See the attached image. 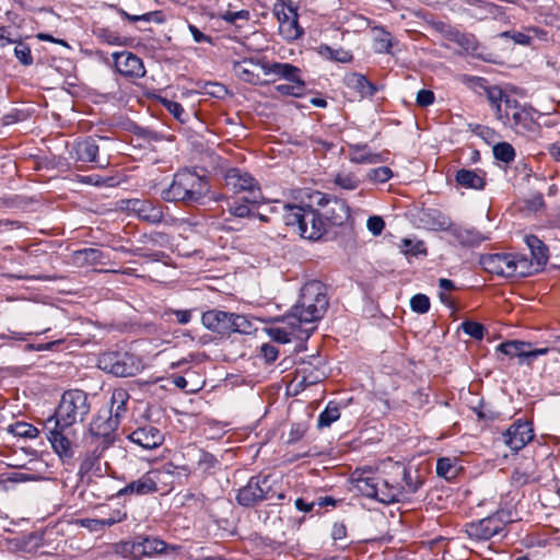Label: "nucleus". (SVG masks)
I'll use <instances>...</instances> for the list:
<instances>
[{
	"label": "nucleus",
	"instance_id": "864d4df0",
	"mask_svg": "<svg viewBox=\"0 0 560 560\" xmlns=\"http://www.w3.org/2000/svg\"><path fill=\"white\" fill-rule=\"evenodd\" d=\"M394 176L393 171L388 166H380L368 172L369 180L377 184H384Z\"/></svg>",
	"mask_w": 560,
	"mask_h": 560
},
{
	"label": "nucleus",
	"instance_id": "412c9836",
	"mask_svg": "<svg viewBox=\"0 0 560 560\" xmlns=\"http://www.w3.org/2000/svg\"><path fill=\"white\" fill-rule=\"evenodd\" d=\"M128 439L144 450H153L164 442V434L154 425L145 424L132 431Z\"/></svg>",
	"mask_w": 560,
	"mask_h": 560
},
{
	"label": "nucleus",
	"instance_id": "a18cd8bd",
	"mask_svg": "<svg viewBox=\"0 0 560 560\" xmlns=\"http://www.w3.org/2000/svg\"><path fill=\"white\" fill-rule=\"evenodd\" d=\"M110 8L115 9L116 12L125 20L129 21V22H162V20L159 18L161 12L160 11H152V12H147V13H143V14H130L128 13L126 10H124L122 8H119L117 5H110Z\"/></svg>",
	"mask_w": 560,
	"mask_h": 560
},
{
	"label": "nucleus",
	"instance_id": "e433bc0d",
	"mask_svg": "<svg viewBox=\"0 0 560 560\" xmlns=\"http://www.w3.org/2000/svg\"><path fill=\"white\" fill-rule=\"evenodd\" d=\"M305 82L302 75L288 80V83L276 85L277 93L285 96L302 97L305 94Z\"/></svg>",
	"mask_w": 560,
	"mask_h": 560
},
{
	"label": "nucleus",
	"instance_id": "39448f33",
	"mask_svg": "<svg viewBox=\"0 0 560 560\" xmlns=\"http://www.w3.org/2000/svg\"><path fill=\"white\" fill-rule=\"evenodd\" d=\"M235 499L245 508L254 506L265 500H283L281 480L273 475L253 476L244 487L238 489Z\"/></svg>",
	"mask_w": 560,
	"mask_h": 560
},
{
	"label": "nucleus",
	"instance_id": "7c9ffc66",
	"mask_svg": "<svg viewBox=\"0 0 560 560\" xmlns=\"http://www.w3.org/2000/svg\"><path fill=\"white\" fill-rule=\"evenodd\" d=\"M107 256L97 248H83L73 253V260L80 266H95L105 264Z\"/></svg>",
	"mask_w": 560,
	"mask_h": 560
},
{
	"label": "nucleus",
	"instance_id": "09e8293b",
	"mask_svg": "<svg viewBox=\"0 0 560 560\" xmlns=\"http://www.w3.org/2000/svg\"><path fill=\"white\" fill-rule=\"evenodd\" d=\"M487 98L491 106L494 108L497 117L503 119L502 101L504 93L499 86H490L486 90Z\"/></svg>",
	"mask_w": 560,
	"mask_h": 560
},
{
	"label": "nucleus",
	"instance_id": "f8f14e48",
	"mask_svg": "<svg viewBox=\"0 0 560 560\" xmlns=\"http://www.w3.org/2000/svg\"><path fill=\"white\" fill-rule=\"evenodd\" d=\"M495 350L500 360H503V357L510 360L517 358L520 363H529L548 352L547 348L534 349L529 342L520 340L501 342Z\"/></svg>",
	"mask_w": 560,
	"mask_h": 560
},
{
	"label": "nucleus",
	"instance_id": "c03bdc74",
	"mask_svg": "<svg viewBox=\"0 0 560 560\" xmlns=\"http://www.w3.org/2000/svg\"><path fill=\"white\" fill-rule=\"evenodd\" d=\"M9 433L14 436L23 438V439H35L38 436L39 431L36 427L31 423L16 421L9 425Z\"/></svg>",
	"mask_w": 560,
	"mask_h": 560
},
{
	"label": "nucleus",
	"instance_id": "37998d69",
	"mask_svg": "<svg viewBox=\"0 0 560 560\" xmlns=\"http://www.w3.org/2000/svg\"><path fill=\"white\" fill-rule=\"evenodd\" d=\"M537 480L534 469L530 466L516 467L511 475V483L514 487H523Z\"/></svg>",
	"mask_w": 560,
	"mask_h": 560
},
{
	"label": "nucleus",
	"instance_id": "7ed1b4c3",
	"mask_svg": "<svg viewBox=\"0 0 560 560\" xmlns=\"http://www.w3.org/2000/svg\"><path fill=\"white\" fill-rule=\"evenodd\" d=\"M328 306V299L320 282L306 283L298 303L291 308L290 324L313 323L320 319Z\"/></svg>",
	"mask_w": 560,
	"mask_h": 560
},
{
	"label": "nucleus",
	"instance_id": "4468645a",
	"mask_svg": "<svg viewBox=\"0 0 560 560\" xmlns=\"http://www.w3.org/2000/svg\"><path fill=\"white\" fill-rule=\"evenodd\" d=\"M275 14L279 22V32L284 39L294 40L303 35V28L299 25V15L294 8L280 3L275 7Z\"/></svg>",
	"mask_w": 560,
	"mask_h": 560
},
{
	"label": "nucleus",
	"instance_id": "cd10ccee",
	"mask_svg": "<svg viewBox=\"0 0 560 560\" xmlns=\"http://www.w3.org/2000/svg\"><path fill=\"white\" fill-rule=\"evenodd\" d=\"M262 74L288 81L300 77L301 69L288 62H269L266 60V63L262 65Z\"/></svg>",
	"mask_w": 560,
	"mask_h": 560
},
{
	"label": "nucleus",
	"instance_id": "ea45409f",
	"mask_svg": "<svg viewBox=\"0 0 560 560\" xmlns=\"http://www.w3.org/2000/svg\"><path fill=\"white\" fill-rule=\"evenodd\" d=\"M460 467L457 465L456 458L441 457L436 462V474L446 480L457 477Z\"/></svg>",
	"mask_w": 560,
	"mask_h": 560
},
{
	"label": "nucleus",
	"instance_id": "dca6fc26",
	"mask_svg": "<svg viewBox=\"0 0 560 560\" xmlns=\"http://www.w3.org/2000/svg\"><path fill=\"white\" fill-rule=\"evenodd\" d=\"M317 205L324 208V212L322 213L323 218L326 220L327 226L342 225L349 218L350 211L349 207L346 205L343 200L334 198L328 199L325 195L317 192Z\"/></svg>",
	"mask_w": 560,
	"mask_h": 560
},
{
	"label": "nucleus",
	"instance_id": "8fccbe9b",
	"mask_svg": "<svg viewBox=\"0 0 560 560\" xmlns=\"http://www.w3.org/2000/svg\"><path fill=\"white\" fill-rule=\"evenodd\" d=\"M493 155L497 160L511 163L515 159V150L512 144L508 142H500L493 147Z\"/></svg>",
	"mask_w": 560,
	"mask_h": 560
},
{
	"label": "nucleus",
	"instance_id": "338daca9",
	"mask_svg": "<svg viewBox=\"0 0 560 560\" xmlns=\"http://www.w3.org/2000/svg\"><path fill=\"white\" fill-rule=\"evenodd\" d=\"M392 39L388 33H384L380 38L375 40V51L383 54L389 52L392 49Z\"/></svg>",
	"mask_w": 560,
	"mask_h": 560
},
{
	"label": "nucleus",
	"instance_id": "6e6552de",
	"mask_svg": "<svg viewBox=\"0 0 560 560\" xmlns=\"http://www.w3.org/2000/svg\"><path fill=\"white\" fill-rule=\"evenodd\" d=\"M97 366L119 377L133 376L143 369L142 360L128 351L103 352L97 359Z\"/></svg>",
	"mask_w": 560,
	"mask_h": 560
},
{
	"label": "nucleus",
	"instance_id": "aec40b11",
	"mask_svg": "<svg viewBox=\"0 0 560 560\" xmlns=\"http://www.w3.org/2000/svg\"><path fill=\"white\" fill-rule=\"evenodd\" d=\"M118 424L117 418L98 415L91 422L90 432L93 438L102 440L104 447H107L115 441V432Z\"/></svg>",
	"mask_w": 560,
	"mask_h": 560
},
{
	"label": "nucleus",
	"instance_id": "052dcab7",
	"mask_svg": "<svg viewBox=\"0 0 560 560\" xmlns=\"http://www.w3.org/2000/svg\"><path fill=\"white\" fill-rule=\"evenodd\" d=\"M268 336L280 343H288L291 341V334L281 327H271L267 329Z\"/></svg>",
	"mask_w": 560,
	"mask_h": 560
},
{
	"label": "nucleus",
	"instance_id": "473e14b6",
	"mask_svg": "<svg viewBox=\"0 0 560 560\" xmlns=\"http://www.w3.org/2000/svg\"><path fill=\"white\" fill-rule=\"evenodd\" d=\"M317 52L324 59L340 62V63H350L353 60V55L350 50L339 48H332L327 44H322L317 48Z\"/></svg>",
	"mask_w": 560,
	"mask_h": 560
},
{
	"label": "nucleus",
	"instance_id": "1a4fd4ad",
	"mask_svg": "<svg viewBox=\"0 0 560 560\" xmlns=\"http://www.w3.org/2000/svg\"><path fill=\"white\" fill-rule=\"evenodd\" d=\"M503 124L509 125L518 135H528L536 132L539 128L530 109L521 106L517 101L505 97L504 100Z\"/></svg>",
	"mask_w": 560,
	"mask_h": 560
},
{
	"label": "nucleus",
	"instance_id": "b1692460",
	"mask_svg": "<svg viewBox=\"0 0 560 560\" xmlns=\"http://www.w3.org/2000/svg\"><path fill=\"white\" fill-rule=\"evenodd\" d=\"M387 153H373L368 144H349V160L354 164H378L387 161Z\"/></svg>",
	"mask_w": 560,
	"mask_h": 560
},
{
	"label": "nucleus",
	"instance_id": "f704fd0d",
	"mask_svg": "<svg viewBox=\"0 0 560 560\" xmlns=\"http://www.w3.org/2000/svg\"><path fill=\"white\" fill-rule=\"evenodd\" d=\"M93 35L100 43L110 46H122L126 44V38L122 37L117 31L108 26H97L93 28Z\"/></svg>",
	"mask_w": 560,
	"mask_h": 560
},
{
	"label": "nucleus",
	"instance_id": "20e7f679",
	"mask_svg": "<svg viewBox=\"0 0 560 560\" xmlns=\"http://www.w3.org/2000/svg\"><path fill=\"white\" fill-rule=\"evenodd\" d=\"M209 191V183L205 176L189 170L178 171L172 184L163 191L166 201L197 202Z\"/></svg>",
	"mask_w": 560,
	"mask_h": 560
},
{
	"label": "nucleus",
	"instance_id": "a19ab883",
	"mask_svg": "<svg viewBox=\"0 0 560 560\" xmlns=\"http://www.w3.org/2000/svg\"><path fill=\"white\" fill-rule=\"evenodd\" d=\"M334 184L345 190H355L361 180L354 172L341 170L335 175Z\"/></svg>",
	"mask_w": 560,
	"mask_h": 560
},
{
	"label": "nucleus",
	"instance_id": "49530a36",
	"mask_svg": "<svg viewBox=\"0 0 560 560\" xmlns=\"http://www.w3.org/2000/svg\"><path fill=\"white\" fill-rule=\"evenodd\" d=\"M340 418L339 407L329 401L326 408L319 413L317 419L318 428H327Z\"/></svg>",
	"mask_w": 560,
	"mask_h": 560
},
{
	"label": "nucleus",
	"instance_id": "0e129e2a",
	"mask_svg": "<svg viewBox=\"0 0 560 560\" xmlns=\"http://www.w3.org/2000/svg\"><path fill=\"white\" fill-rule=\"evenodd\" d=\"M113 178H103L98 175L80 176V183L94 186H112Z\"/></svg>",
	"mask_w": 560,
	"mask_h": 560
},
{
	"label": "nucleus",
	"instance_id": "a211bd4d",
	"mask_svg": "<svg viewBox=\"0 0 560 560\" xmlns=\"http://www.w3.org/2000/svg\"><path fill=\"white\" fill-rule=\"evenodd\" d=\"M114 66L119 74L128 79H140L144 77L145 69L142 60L130 51L113 54Z\"/></svg>",
	"mask_w": 560,
	"mask_h": 560
},
{
	"label": "nucleus",
	"instance_id": "c85d7f7f",
	"mask_svg": "<svg viewBox=\"0 0 560 560\" xmlns=\"http://www.w3.org/2000/svg\"><path fill=\"white\" fill-rule=\"evenodd\" d=\"M98 145L92 138H85L73 144V156L77 161L97 163Z\"/></svg>",
	"mask_w": 560,
	"mask_h": 560
},
{
	"label": "nucleus",
	"instance_id": "5701e85b",
	"mask_svg": "<svg viewBox=\"0 0 560 560\" xmlns=\"http://www.w3.org/2000/svg\"><path fill=\"white\" fill-rule=\"evenodd\" d=\"M231 313L213 308L202 314L201 323L213 332L226 335L231 334Z\"/></svg>",
	"mask_w": 560,
	"mask_h": 560
},
{
	"label": "nucleus",
	"instance_id": "13d9d810",
	"mask_svg": "<svg viewBox=\"0 0 560 560\" xmlns=\"http://www.w3.org/2000/svg\"><path fill=\"white\" fill-rule=\"evenodd\" d=\"M14 55L24 66H31L33 63L31 48L26 44L19 43L14 48Z\"/></svg>",
	"mask_w": 560,
	"mask_h": 560
},
{
	"label": "nucleus",
	"instance_id": "de8ad7c7",
	"mask_svg": "<svg viewBox=\"0 0 560 560\" xmlns=\"http://www.w3.org/2000/svg\"><path fill=\"white\" fill-rule=\"evenodd\" d=\"M402 478L405 481V486H399L402 490L401 500L405 498V493H415L423 485L422 478L417 472L412 474L407 468H404L402 470Z\"/></svg>",
	"mask_w": 560,
	"mask_h": 560
},
{
	"label": "nucleus",
	"instance_id": "f257e3e1",
	"mask_svg": "<svg viewBox=\"0 0 560 560\" xmlns=\"http://www.w3.org/2000/svg\"><path fill=\"white\" fill-rule=\"evenodd\" d=\"M350 491L374 499L384 504L399 502L402 490L399 485L389 483L371 468H357L350 475Z\"/></svg>",
	"mask_w": 560,
	"mask_h": 560
},
{
	"label": "nucleus",
	"instance_id": "c756f323",
	"mask_svg": "<svg viewBox=\"0 0 560 560\" xmlns=\"http://www.w3.org/2000/svg\"><path fill=\"white\" fill-rule=\"evenodd\" d=\"M455 180L464 188L476 190H481L486 186L485 177L472 170H458L455 174Z\"/></svg>",
	"mask_w": 560,
	"mask_h": 560
},
{
	"label": "nucleus",
	"instance_id": "774afa93",
	"mask_svg": "<svg viewBox=\"0 0 560 560\" xmlns=\"http://www.w3.org/2000/svg\"><path fill=\"white\" fill-rule=\"evenodd\" d=\"M260 351L268 363L275 362L279 354L278 348L270 343L261 345Z\"/></svg>",
	"mask_w": 560,
	"mask_h": 560
},
{
	"label": "nucleus",
	"instance_id": "79ce46f5",
	"mask_svg": "<svg viewBox=\"0 0 560 560\" xmlns=\"http://www.w3.org/2000/svg\"><path fill=\"white\" fill-rule=\"evenodd\" d=\"M192 451L197 454L196 470L201 474H209L218 465V459L211 453L197 447Z\"/></svg>",
	"mask_w": 560,
	"mask_h": 560
},
{
	"label": "nucleus",
	"instance_id": "9b49d317",
	"mask_svg": "<svg viewBox=\"0 0 560 560\" xmlns=\"http://www.w3.org/2000/svg\"><path fill=\"white\" fill-rule=\"evenodd\" d=\"M224 185L234 194L247 192L254 198H261V190L259 183L248 172L231 167L224 173Z\"/></svg>",
	"mask_w": 560,
	"mask_h": 560
},
{
	"label": "nucleus",
	"instance_id": "2f4dec72",
	"mask_svg": "<svg viewBox=\"0 0 560 560\" xmlns=\"http://www.w3.org/2000/svg\"><path fill=\"white\" fill-rule=\"evenodd\" d=\"M152 477L153 475L144 474L139 479L128 483L125 488H122L119 491V494L135 493L138 495H143L155 492L154 479H152Z\"/></svg>",
	"mask_w": 560,
	"mask_h": 560
},
{
	"label": "nucleus",
	"instance_id": "393cba45",
	"mask_svg": "<svg viewBox=\"0 0 560 560\" xmlns=\"http://www.w3.org/2000/svg\"><path fill=\"white\" fill-rule=\"evenodd\" d=\"M343 82L348 89L355 91L360 98L372 97L378 91L374 83L369 81L365 75L358 72L346 74Z\"/></svg>",
	"mask_w": 560,
	"mask_h": 560
},
{
	"label": "nucleus",
	"instance_id": "680f3d73",
	"mask_svg": "<svg viewBox=\"0 0 560 560\" xmlns=\"http://www.w3.org/2000/svg\"><path fill=\"white\" fill-rule=\"evenodd\" d=\"M366 228L374 236H378L384 231L385 221L380 215H372L366 221Z\"/></svg>",
	"mask_w": 560,
	"mask_h": 560
},
{
	"label": "nucleus",
	"instance_id": "2eb2a0df",
	"mask_svg": "<svg viewBox=\"0 0 560 560\" xmlns=\"http://www.w3.org/2000/svg\"><path fill=\"white\" fill-rule=\"evenodd\" d=\"M45 430L47 431V440L49 441L54 452L58 455L62 463H68L73 458L74 452L72 442L63 433L66 429L60 425H55L54 421L47 419L45 422Z\"/></svg>",
	"mask_w": 560,
	"mask_h": 560
},
{
	"label": "nucleus",
	"instance_id": "72a5a7b5",
	"mask_svg": "<svg viewBox=\"0 0 560 560\" xmlns=\"http://www.w3.org/2000/svg\"><path fill=\"white\" fill-rule=\"evenodd\" d=\"M172 464H166L162 468H156L149 470L148 475H153L152 479H154V491H164L167 492L171 489L173 471L171 470Z\"/></svg>",
	"mask_w": 560,
	"mask_h": 560
},
{
	"label": "nucleus",
	"instance_id": "5fc2aeb1",
	"mask_svg": "<svg viewBox=\"0 0 560 560\" xmlns=\"http://www.w3.org/2000/svg\"><path fill=\"white\" fill-rule=\"evenodd\" d=\"M400 249L406 255L417 256L419 254H425V246L422 241L413 242L409 238L401 240Z\"/></svg>",
	"mask_w": 560,
	"mask_h": 560
},
{
	"label": "nucleus",
	"instance_id": "f3484780",
	"mask_svg": "<svg viewBox=\"0 0 560 560\" xmlns=\"http://www.w3.org/2000/svg\"><path fill=\"white\" fill-rule=\"evenodd\" d=\"M534 430L528 421L516 420L504 432L503 441L512 451L523 450L533 439Z\"/></svg>",
	"mask_w": 560,
	"mask_h": 560
},
{
	"label": "nucleus",
	"instance_id": "ddd939ff",
	"mask_svg": "<svg viewBox=\"0 0 560 560\" xmlns=\"http://www.w3.org/2000/svg\"><path fill=\"white\" fill-rule=\"evenodd\" d=\"M506 522L502 518V513H494L482 520L471 522L466 525V533L474 540H489L493 536L504 530Z\"/></svg>",
	"mask_w": 560,
	"mask_h": 560
},
{
	"label": "nucleus",
	"instance_id": "4d7b16f0",
	"mask_svg": "<svg viewBox=\"0 0 560 560\" xmlns=\"http://www.w3.org/2000/svg\"><path fill=\"white\" fill-rule=\"evenodd\" d=\"M462 330L475 338V339H482L483 338V332H485V328L481 324L477 323V322H471V320H466L464 323H462Z\"/></svg>",
	"mask_w": 560,
	"mask_h": 560
},
{
	"label": "nucleus",
	"instance_id": "6ab92c4d",
	"mask_svg": "<svg viewBox=\"0 0 560 560\" xmlns=\"http://www.w3.org/2000/svg\"><path fill=\"white\" fill-rule=\"evenodd\" d=\"M264 63H266L265 59H243L234 62L233 71L240 80L246 83L262 85L268 83V81H262L261 79Z\"/></svg>",
	"mask_w": 560,
	"mask_h": 560
},
{
	"label": "nucleus",
	"instance_id": "603ef678",
	"mask_svg": "<svg viewBox=\"0 0 560 560\" xmlns=\"http://www.w3.org/2000/svg\"><path fill=\"white\" fill-rule=\"evenodd\" d=\"M161 103L179 122L184 124L187 120V114L180 103L167 98H162Z\"/></svg>",
	"mask_w": 560,
	"mask_h": 560
},
{
	"label": "nucleus",
	"instance_id": "3c124183",
	"mask_svg": "<svg viewBox=\"0 0 560 560\" xmlns=\"http://www.w3.org/2000/svg\"><path fill=\"white\" fill-rule=\"evenodd\" d=\"M231 332L250 334L253 330L252 322L244 315L231 313Z\"/></svg>",
	"mask_w": 560,
	"mask_h": 560
},
{
	"label": "nucleus",
	"instance_id": "9d476101",
	"mask_svg": "<svg viewBox=\"0 0 560 560\" xmlns=\"http://www.w3.org/2000/svg\"><path fill=\"white\" fill-rule=\"evenodd\" d=\"M124 551H129L135 558L154 557L166 553L168 550L176 551L179 547L167 545L166 541L154 536H139L132 541L121 544Z\"/></svg>",
	"mask_w": 560,
	"mask_h": 560
},
{
	"label": "nucleus",
	"instance_id": "69168bd1",
	"mask_svg": "<svg viewBox=\"0 0 560 560\" xmlns=\"http://www.w3.org/2000/svg\"><path fill=\"white\" fill-rule=\"evenodd\" d=\"M434 93L430 90H420L416 97V103L420 107H428L434 103Z\"/></svg>",
	"mask_w": 560,
	"mask_h": 560
},
{
	"label": "nucleus",
	"instance_id": "4be33fe9",
	"mask_svg": "<svg viewBox=\"0 0 560 560\" xmlns=\"http://www.w3.org/2000/svg\"><path fill=\"white\" fill-rule=\"evenodd\" d=\"M128 209L133 212L140 220L152 224L160 223L163 220L162 206L153 203L150 200H129Z\"/></svg>",
	"mask_w": 560,
	"mask_h": 560
},
{
	"label": "nucleus",
	"instance_id": "bb28decb",
	"mask_svg": "<svg viewBox=\"0 0 560 560\" xmlns=\"http://www.w3.org/2000/svg\"><path fill=\"white\" fill-rule=\"evenodd\" d=\"M127 518V513L121 510H115L113 513L106 518H79L75 521V524L89 529L90 532H100L105 527L113 526L117 523L124 522Z\"/></svg>",
	"mask_w": 560,
	"mask_h": 560
},
{
	"label": "nucleus",
	"instance_id": "6e6d98bb",
	"mask_svg": "<svg viewBox=\"0 0 560 560\" xmlns=\"http://www.w3.org/2000/svg\"><path fill=\"white\" fill-rule=\"evenodd\" d=\"M410 307L418 314H425L430 310V300L425 294L418 293L411 298Z\"/></svg>",
	"mask_w": 560,
	"mask_h": 560
},
{
	"label": "nucleus",
	"instance_id": "423d86ee",
	"mask_svg": "<svg viewBox=\"0 0 560 560\" xmlns=\"http://www.w3.org/2000/svg\"><path fill=\"white\" fill-rule=\"evenodd\" d=\"M90 412L88 395L81 389H69L61 396L55 415L48 419L61 429H68L77 422H82Z\"/></svg>",
	"mask_w": 560,
	"mask_h": 560
},
{
	"label": "nucleus",
	"instance_id": "c9c22d12",
	"mask_svg": "<svg viewBox=\"0 0 560 560\" xmlns=\"http://www.w3.org/2000/svg\"><path fill=\"white\" fill-rule=\"evenodd\" d=\"M454 237L460 245L468 247L477 246L487 238L476 229L466 228L455 229Z\"/></svg>",
	"mask_w": 560,
	"mask_h": 560
},
{
	"label": "nucleus",
	"instance_id": "58836bf2",
	"mask_svg": "<svg viewBox=\"0 0 560 560\" xmlns=\"http://www.w3.org/2000/svg\"><path fill=\"white\" fill-rule=\"evenodd\" d=\"M525 242L530 249L533 258L537 265H544L548 260V248L547 246L535 235H527Z\"/></svg>",
	"mask_w": 560,
	"mask_h": 560
},
{
	"label": "nucleus",
	"instance_id": "a878e982",
	"mask_svg": "<svg viewBox=\"0 0 560 560\" xmlns=\"http://www.w3.org/2000/svg\"><path fill=\"white\" fill-rule=\"evenodd\" d=\"M259 200L260 198H254L253 196L229 198L226 200V210L235 218H252L255 214L252 210V206L258 205Z\"/></svg>",
	"mask_w": 560,
	"mask_h": 560
},
{
	"label": "nucleus",
	"instance_id": "e2e57ef3",
	"mask_svg": "<svg viewBox=\"0 0 560 560\" xmlns=\"http://www.w3.org/2000/svg\"><path fill=\"white\" fill-rule=\"evenodd\" d=\"M221 18L231 24L237 25L238 20L247 21L249 19V12L246 10L226 11Z\"/></svg>",
	"mask_w": 560,
	"mask_h": 560
},
{
	"label": "nucleus",
	"instance_id": "bf43d9fd",
	"mask_svg": "<svg viewBox=\"0 0 560 560\" xmlns=\"http://www.w3.org/2000/svg\"><path fill=\"white\" fill-rule=\"evenodd\" d=\"M192 313H194V310H173V308H170V310H166L164 312V316L168 317L170 315H174L176 323H178L180 325H186V324H188L191 320Z\"/></svg>",
	"mask_w": 560,
	"mask_h": 560
},
{
	"label": "nucleus",
	"instance_id": "f03ea898",
	"mask_svg": "<svg viewBox=\"0 0 560 560\" xmlns=\"http://www.w3.org/2000/svg\"><path fill=\"white\" fill-rule=\"evenodd\" d=\"M283 221L302 238L318 241L327 233L326 220L318 209L310 205L285 203Z\"/></svg>",
	"mask_w": 560,
	"mask_h": 560
},
{
	"label": "nucleus",
	"instance_id": "0eeeda50",
	"mask_svg": "<svg viewBox=\"0 0 560 560\" xmlns=\"http://www.w3.org/2000/svg\"><path fill=\"white\" fill-rule=\"evenodd\" d=\"M483 270L501 277H527L533 271V262L522 254H489L480 258Z\"/></svg>",
	"mask_w": 560,
	"mask_h": 560
},
{
	"label": "nucleus",
	"instance_id": "4c0bfd02",
	"mask_svg": "<svg viewBox=\"0 0 560 560\" xmlns=\"http://www.w3.org/2000/svg\"><path fill=\"white\" fill-rule=\"evenodd\" d=\"M129 399V394L122 388H116L113 390L110 398V415L113 418H120L126 412V405Z\"/></svg>",
	"mask_w": 560,
	"mask_h": 560
}]
</instances>
